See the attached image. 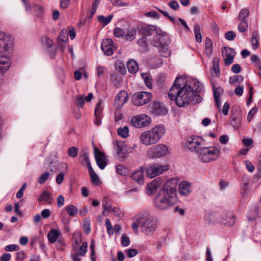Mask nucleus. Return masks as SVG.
Wrapping results in <instances>:
<instances>
[{
	"label": "nucleus",
	"instance_id": "nucleus-2",
	"mask_svg": "<svg viewBox=\"0 0 261 261\" xmlns=\"http://www.w3.org/2000/svg\"><path fill=\"white\" fill-rule=\"evenodd\" d=\"M173 180L167 181L164 188L161 190L154 199L155 207L164 210L175 204L178 201L176 187Z\"/></svg>",
	"mask_w": 261,
	"mask_h": 261
},
{
	"label": "nucleus",
	"instance_id": "nucleus-34",
	"mask_svg": "<svg viewBox=\"0 0 261 261\" xmlns=\"http://www.w3.org/2000/svg\"><path fill=\"white\" fill-rule=\"evenodd\" d=\"M156 175H159L163 172L168 171L170 167L169 165L165 164L164 165L159 164H154Z\"/></svg>",
	"mask_w": 261,
	"mask_h": 261
},
{
	"label": "nucleus",
	"instance_id": "nucleus-35",
	"mask_svg": "<svg viewBox=\"0 0 261 261\" xmlns=\"http://www.w3.org/2000/svg\"><path fill=\"white\" fill-rule=\"evenodd\" d=\"M204 43L205 54L208 57H209L212 53L213 42L210 38L207 37L205 39Z\"/></svg>",
	"mask_w": 261,
	"mask_h": 261
},
{
	"label": "nucleus",
	"instance_id": "nucleus-60",
	"mask_svg": "<svg viewBox=\"0 0 261 261\" xmlns=\"http://www.w3.org/2000/svg\"><path fill=\"white\" fill-rule=\"evenodd\" d=\"M121 244L122 246L126 247L129 245L130 240L128 237H127L125 234H122L121 237Z\"/></svg>",
	"mask_w": 261,
	"mask_h": 261
},
{
	"label": "nucleus",
	"instance_id": "nucleus-63",
	"mask_svg": "<svg viewBox=\"0 0 261 261\" xmlns=\"http://www.w3.org/2000/svg\"><path fill=\"white\" fill-rule=\"evenodd\" d=\"M85 100L84 95L78 97L76 99V105L79 106L80 108L83 107L85 103Z\"/></svg>",
	"mask_w": 261,
	"mask_h": 261
},
{
	"label": "nucleus",
	"instance_id": "nucleus-51",
	"mask_svg": "<svg viewBox=\"0 0 261 261\" xmlns=\"http://www.w3.org/2000/svg\"><path fill=\"white\" fill-rule=\"evenodd\" d=\"M243 78L241 75H234L229 78V83L231 84H233L237 83H240L243 81Z\"/></svg>",
	"mask_w": 261,
	"mask_h": 261
},
{
	"label": "nucleus",
	"instance_id": "nucleus-42",
	"mask_svg": "<svg viewBox=\"0 0 261 261\" xmlns=\"http://www.w3.org/2000/svg\"><path fill=\"white\" fill-rule=\"evenodd\" d=\"M89 172L92 182L94 184L98 185L99 182V178L95 173L92 167H90V169H89Z\"/></svg>",
	"mask_w": 261,
	"mask_h": 261
},
{
	"label": "nucleus",
	"instance_id": "nucleus-39",
	"mask_svg": "<svg viewBox=\"0 0 261 261\" xmlns=\"http://www.w3.org/2000/svg\"><path fill=\"white\" fill-rule=\"evenodd\" d=\"M194 32L196 41L198 42H201L202 41L201 29L199 24L194 25Z\"/></svg>",
	"mask_w": 261,
	"mask_h": 261
},
{
	"label": "nucleus",
	"instance_id": "nucleus-44",
	"mask_svg": "<svg viewBox=\"0 0 261 261\" xmlns=\"http://www.w3.org/2000/svg\"><path fill=\"white\" fill-rule=\"evenodd\" d=\"M67 213L68 214L72 217L75 216L77 214V209L73 205H69L66 207Z\"/></svg>",
	"mask_w": 261,
	"mask_h": 261
},
{
	"label": "nucleus",
	"instance_id": "nucleus-27",
	"mask_svg": "<svg viewBox=\"0 0 261 261\" xmlns=\"http://www.w3.org/2000/svg\"><path fill=\"white\" fill-rule=\"evenodd\" d=\"M101 104L102 101L101 100H99L95 107L94 113L95 120H94V123L96 125H99L101 123V114L102 111Z\"/></svg>",
	"mask_w": 261,
	"mask_h": 261
},
{
	"label": "nucleus",
	"instance_id": "nucleus-37",
	"mask_svg": "<svg viewBox=\"0 0 261 261\" xmlns=\"http://www.w3.org/2000/svg\"><path fill=\"white\" fill-rule=\"evenodd\" d=\"M213 91L216 106L218 108H220L221 106L220 96V92L222 91V89L221 88H215V87H213Z\"/></svg>",
	"mask_w": 261,
	"mask_h": 261
},
{
	"label": "nucleus",
	"instance_id": "nucleus-45",
	"mask_svg": "<svg viewBox=\"0 0 261 261\" xmlns=\"http://www.w3.org/2000/svg\"><path fill=\"white\" fill-rule=\"evenodd\" d=\"M249 11L247 8L243 9L239 13L238 18L240 21L246 20L245 18L249 16Z\"/></svg>",
	"mask_w": 261,
	"mask_h": 261
},
{
	"label": "nucleus",
	"instance_id": "nucleus-24",
	"mask_svg": "<svg viewBox=\"0 0 261 261\" xmlns=\"http://www.w3.org/2000/svg\"><path fill=\"white\" fill-rule=\"evenodd\" d=\"M68 40V33L66 30H63L58 37V44L63 50L65 43Z\"/></svg>",
	"mask_w": 261,
	"mask_h": 261
},
{
	"label": "nucleus",
	"instance_id": "nucleus-16",
	"mask_svg": "<svg viewBox=\"0 0 261 261\" xmlns=\"http://www.w3.org/2000/svg\"><path fill=\"white\" fill-rule=\"evenodd\" d=\"M162 185V180L156 178L147 185L146 191L148 195L153 194Z\"/></svg>",
	"mask_w": 261,
	"mask_h": 261
},
{
	"label": "nucleus",
	"instance_id": "nucleus-48",
	"mask_svg": "<svg viewBox=\"0 0 261 261\" xmlns=\"http://www.w3.org/2000/svg\"><path fill=\"white\" fill-rule=\"evenodd\" d=\"M142 77L144 79L146 85L150 88L152 86L151 79L149 75L146 73H142L141 74Z\"/></svg>",
	"mask_w": 261,
	"mask_h": 261
},
{
	"label": "nucleus",
	"instance_id": "nucleus-52",
	"mask_svg": "<svg viewBox=\"0 0 261 261\" xmlns=\"http://www.w3.org/2000/svg\"><path fill=\"white\" fill-rule=\"evenodd\" d=\"M34 8L36 12V15L38 17H41L43 14V9L41 6L34 4Z\"/></svg>",
	"mask_w": 261,
	"mask_h": 261
},
{
	"label": "nucleus",
	"instance_id": "nucleus-43",
	"mask_svg": "<svg viewBox=\"0 0 261 261\" xmlns=\"http://www.w3.org/2000/svg\"><path fill=\"white\" fill-rule=\"evenodd\" d=\"M42 45L47 47H50L53 44V41L46 36H43L41 40Z\"/></svg>",
	"mask_w": 261,
	"mask_h": 261
},
{
	"label": "nucleus",
	"instance_id": "nucleus-28",
	"mask_svg": "<svg viewBox=\"0 0 261 261\" xmlns=\"http://www.w3.org/2000/svg\"><path fill=\"white\" fill-rule=\"evenodd\" d=\"M152 29L153 30V33H155L156 35V37L153 40V43L154 41H162L161 39L162 37L166 35V33L161 30V28L158 27L156 25H152Z\"/></svg>",
	"mask_w": 261,
	"mask_h": 261
},
{
	"label": "nucleus",
	"instance_id": "nucleus-8",
	"mask_svg": "<svg viewBox=\"0 0 261 261\" xmlns=\"http://www.w3.org/2000/svg\"><path fill=\"white\" fill-rule=\"evenodd\" d=\"M164 135V132H143L140 140L143 144L148 146L157 142Z\"/></svg>",
	"mask_w": 261,
	"mask_h": 261
},
{
	"label": "nucleus",
	"instance_id": "nucleus-54",
	"mask_svg": "<svg viewBox=\"0 0 261 261\" xmlns=\"http://www.w3.org/2000/svg\"><path fill=\"white\" fill-rule=\"evenodd\" d=\"M49 176L48 172H45L42 174L38 179V182L40 184H43L48 179Z\"/></svg>",
	"mask_w": 261,
	"mask_h": 261
},
{
	"label": "nucleus",
	"instance_id": "nucleus-4",
	"mask_svg": "<svg viewBox=\"0 0 261 261\" xmlns=\"http://www.w3.org/2000/svg\"><path fill=\"white\" fill-rule=\"evenodd\" d=\"M73 238L74 242L72 247V252L71 253V257L73 261H81L80 256H84L87 252L88 243L84 242L79 248L82 241L81 234L75 232L73 234Z\"/></svg>",
	"mask_w": 261,
	"mask_h": 261
},
{
	"label": "nucleus",
	"instance_id": "nucleus-58",
	"mask_svg": "<svg viewBox=\"0 0 261 261\" xmlns=\"http://www.w3.org/2000/svg\"><path fill=\"white\" fill-rule=\"evenodd\" d=\"M19 247L18 245L15 244H11L6 246L4 249L6 251H13L18 250Z\"/></svg>",
	"mask_w": 261,
	"mask_h": 261
},
{
	"label": "nucleus",
	"instance_id": "nucleus-15",
	"mask_svg": "<svg viewBox=\"0 0 261 261\" xmlns=\"http://www.w3.org/2000/svg\"><path fill=\"white\" fill-rule=\"evenodd\" d=\"M127 100V92L124 90L120 91L115 98V105L116 108L120 109Z\"/></svg>",
	"mask_w": 261,
	"mask_h": 261
},
{
	"label": "nucleus",
	"instance_id": "nucleus-23",
	"mask_svg": "<svg viewBox=\"0 0 261 261\" xmlns=\"http://www.w3.org/2000/svg\"><path fill=\"white\" fill-rule=\"evenodd\" d=\"M235 222V218L231 213L225 214L221 216L220 219V223L222 225L231 226Z\"/></svg>",
	"mask_w": 261,
	"mask_h": 261
},
{
	"label": "nucleus",
	"instance_id": "nucleus-9",
	"mask_svg": "<svg viewBox=\"0 0 261 261\" xmlns=\"http://www.w3.org/2000/svg\"><path fill=\"white\" fill-rule=\"evenodd\" d=\"M170 153L169 147L163 144H159L151 147L147 152L150 158L158 159L167 155Z\"/></svg>",
	"mask_w": 261,
	"mask_h": 261
},
{
	"label": "nucleus",
	"instance_id": "nucleus-6",
	"mask_svg": "<svg viewBox=\"0 0 261 261\" xmlns=\"http://www.w3.org/2000/svg\"><path fill=\"white\" fill-rule=\"evenodd\" d=\"M205 141L204 138L193 135L187 138L185 147L186 149L198 154L199 150L202 148L201 146L204 144Z\"/></svg>",
	"mask_w": 261,
	"mask_h": 261
},
{
	"label": "nucleus",
	"instance_id": "nucleus-61",
	"mask_svg": "<svg viewBox=\"0 0 261 261\" xmlns=\"http://www.w3.org/2000/svg\"><path fill=\"white\" fill-rule=\"evenodd\" d=\"M248 219L250 221H252L257 217V213L256 211L250 212L248 214Z\"/></svg>",
	"mask_w": 261,
	"mask_h": 261
},
{
	"label": "nucleus",
	"instance_id": "nucleus-25",
	"mask_svg": "<svg viewBox=\"0 0 261 261\" xmlns=\"http://www.w3.org/2000/svg\"><path fill=\"white\" fill-rule=\"evenodd\" d=\"M61 235L60 229H51L47 234V238L50 243H55Z\"/></svg>",
	"mask_w": 261,
	"mask_h": 261
},
{
	"label": "nucleus",
	"instance_id": "nucleus-20",
	"mask_svg": "<svg viewBox=\"0 0 261 261\" xmlns=\"http://www.w3.org/2000/svg\"><path fill=\"white\" fill-rule=\"evenodd\" d=\"M162 41H154L153 43L154 46L158 47V51L160 55L163 57H168L170 54V51L168 47L167 44L162 43Z\"/></svg>",
	"mask_w": 261,
	"mask_h": 261
},
{
	"label": "nucleus",
	"instance_id": "nucleus-31",
	"mask_svg": "<svg viewBox=\"0 0 261 261\" xmlns=\"http://www.w3.org/2000/svg\"><path fill=\"white\" fill-rule=\"evenodd\" d=\"M144 171L146 176L150 178H153L157 176L154 164L146 167L144 168Z\"/></svg>",
	"mask_w": 261,
	"mask_h": 261
},
{
	"label": "nucleus",
	"instance_id": "nucleus-36",
	"mask_svg": "<svg viewBox=\"0 0 261 261\" xmlns=\"http://www.w3.org/2000/svg\"><path fill=\"white\" fill-rule=\"evenodd\" d=\"M80 161L83 166H87L88 170L90 169V167H92L87 152H84L80 155Z\"/></svg>",
	"mask_w": 261,
	"mask_h": 261
},
{
	"label": "nucleus",
	"instance_id": "nucleus-1",
	"mask_svg": "<svg viewBox=\"0 0 261 261\" xmlns=\"http://www.w3.org/2000/svg\"><path fill=\"white\" fill-rule=\"evenodd\" d=\"M168 95L170 99L175 100L180 107L191 103H199L202 99L199 94L193 93L190 87H188V83H186L185 78L180 76H177L174 81Z\"/></svg>",
	"mask_w": 261,
	"mask_h": 261
},
{
	"label": "nucleus",
	"instance_id": "nucleus-62",
	"mask_svg": "<svg viewBox=\"0 0 261 261\" xmlns=\"http://www.w3.org/2000/svg\"><path fill=\"white\" fill-rule=\"evenodd\" d=\"M225 36V38L227 40H229V41H232L236 37V34L233 31H228L227 33H226Z\"/></svg>",
	"mask_w": 261,
	"mask_h": 261
},
{
	"label": "nucleus",
	"instance_id": "nucleus-12",
	"mask_svg": "<svg viewBox=\"0 0 261 261\" xmlns=\"http://www.w3.org/2000/svg\"><path fill=\"white\" fill-rule=\"evenodd\" d=\"M13 49V40L11 37H7L5 40L0 43V54L8 55L12 52Z\"/></svg>",
	"mask_w": 261,
	"mask_h": 261
},
{
	"label": "nucleus",
	"instance_id": "nucleus-33",
	"mask_svg": "<svg viewBox=\"0 0 261 261\" xmlns=\"http://www.w3.org/2000/svg\"><path fill=\"white\" fill-rule=\"evenodd\" d=\"M127 67L128 71L132 73L137 72L139 69L138 63L133 60L127 62Z\"/></svg>",
	"mask_w": 261,
	"mask_h": 261
},
{
	"label": "nucleus",
	"instance_id": "nucleus-46",
	"mask_svg": "<svg viewBox=\"0 0 261 261\" xmlns=\"http://www.w3.org/2000/svg\"><path fill=\"white\" fill-rule=\"evenodd\" d=\"M251 42L253 49H256L259 46V42L256 33H253L252 38L251 39Z\"/></svg>",
	"mask_w": 261,
	"mask_h": 261
},
{
	"label": "nucleus",
	"instance_id": "nucleus-5",
	"mask_svg": "<svg viewBox=\"0 0 261 261\" xmlns=\"http://www.w3.org/2000/svg\"><path fill=\"white\" fill-rule=\"evenodd\" d=\"M199 160L204 163H210L218 159L220 154L219 148L215 146L203 147L198 153Z\"/></svg>",
	"mask_w": 261,
	"mask_h": 261
},
{
	"label": "nucleus",
	"instance_id": "nucleus-22",
	"mask_svg": "<svg viewBox=\"0 0 261 261\" xmlns=\"http://www.w3.org/2000/svg\"><path fill=\"white\" fill-rule=\"evenodd\" d=\"M144 171L143 168L141 167L140 169L133 172L131 175L132 178L139 185H143L144 183V177L143 175Z\"/></svg>",
	"mask_w": 261,
	"mask_h": 261
},
{
	"label": "nucleus",
	"instance_id": "nucleus-32",
	"mask_svg": "<svg viewBox=\"0 0 261 261\" xmlns=\"http://www.w3.org/2000/svg\"><path fill=\"white\" fill-rule=\"evenodd\" d=\"M152 25H150L147 27H143L139 29L140 33L143 37H146L153 35V30L152 29Z\"/></svg>",
	"mask_w": 261,
	"mask_h": 261
},
{
	"label": "nucleus",
	"instance_id": "nucleus-10",
	"mask_svg": "<svg viewBox=\"0 0 261 261\" xmlns=\"http://www.w3.org/2000/svg\"><path fill=\"white\" fill-rule=\"evenodd\" d=\"M151 93L142 91L135 93L132 97V103L136 106H140L148 103L151 99Z\"/></svg>",
	"mask_w": 261,
	"mask_h": 261
},
{
	"label": "nucleus",
	"instance_id": "nucleus-47",
	"mask_svg": "<svg viewBox=\"0 0 261 261\" xmlns=\"http://www.w3.org/2000/svg\"><path fill=\"white\" fill-rule=\"evenodd\" d=\"M248 28V24L247 20L241 21L238 25V30L241 32H246Z\"/></svg>",
	"mask_w": 261,
	"mask_h": 261
},
{
	"label": "nucleus",
	"instance_id": "nucleus-19",
	"mask_svg": "<svg viewBox=\"0 0 261 261\" xmlns=\"http://www.w3.org/2000/svg\"><path fill=\"white\" fill-rule=\"evenodd\" d=\"M152 112L156 115H164L167 114V110L163 103L155 101L153 103Z\"/></svg>",
	"mask_w": 261,
	"mask_h": 261
},
{
	"label": "nucleus",
	"instance_id": "nucleus-49",
	"mask_svg": "<svg viewBox=\"0 0 261 261\" xmlns=\"http://www.w3.org/2000/svg\"><path fill=\"white\" fill-rule=\"evenodd\" d=\"M115 68L121 74H124L126 72L124 64L120 62H117L115 64Z\"/></svg>",
	"mask_w": 261,
	"mask_h": 261
},
{
	"label": "nucleus",
	"instance_id": "nucleus-11",
	"mask_svg": "<svg viewBox=\"0 0 261 261\" xmlns=\"http://www.w3.org/2000/svg\"><path fill=\"white\" fill-rule=\"evenodd\" d=\"M151 122V118L146 114H140L132 118V125L138 128H141L149 125Z\"/></svg>",
	"mask_w": 261,
	"mask_h": 261
},
{
	"label": "nucleus",
	"instance_id": "nucleus-64",
	"mask_svg": "<svg viewBox=\"0 0 261 261\" xmlns=\"http://www.w3.org/2000/svg\"><path fill=\"white\" fill-rule=\"evenodd\" d=\"M139 45L142 46L144 48H146L147 47V43L146 41V38L143 37L139 39L137 41Z\"/></svg>",
	"mask_w": 261,
	"mask_h": 261
},
{
	"label": "nucleus",
	"instance_id": "nucleus-38",
	"mask_svg": "<svg viewBox=\"0 0 261 261\" xmlns=\"http://www.w3.org/2000/svg\"><path fill=\"white\" fill-rule=\"evenodd\" d=\"M111 203L110 199L107 196H105L102 200V206L103 208L102 213L105 215L107 210L111 208Z\"/></svg>",
	"mask_w": 261,
	"mask_h": 261
},
{
	"label": "nucleus",
	"instance_id": "nucleus-29",
	"mask_svg": "<svg viewBox=\"0 0 261 261\" xmlns=\"http://www.w3.org/2000/svg\"><path fill=\"white\" fill-rule=\"evenodd\" d=\"M138 31V28H132L127 29L124 36L125 39L130 41L134 40Z\"/></svg>",
	"mask_w": 261,
	"mask_h": 261
},
{
	"label": "nucleus",
	"instance_id": "nucleus-41",
	"mask_svg": "<svg viewBox=\"0 0 261 261\" xmlns=\"http://www.w3.org/2000/svg\"><path fill=\"white\" fill-rule=\"evenodd\" d=\"M113 18L112 15H110L108 17H106L103 15H100L98 17V20L99 22L102 24L103 25H107L111 21Z\"/></svg>",
	"mask_w": 261,
	"mask_h": 261
},
{
	"label": "nucleus",
	"instance_id": "nucleus-13",
	"mask_svg": "<svg viewBox=\"0 0 261 261\" xmlns=\"http://www.w3.org/2000/svg\"><path fill=\"white\" fill-rule=\"evenodd\" d=\"M222 54L226 65H229L233 62L236 52L232 48L225 47L222 49Z\"/></svg>",
	"mask_w": 261,
	"mask_h": 261
},
{
	"label": "nucleus",
	"instance_id": "nucleus-17",
	"mask_svg": "<svg viewBox=\"0 0 261 261\" xmlns=\"http://www.w3.org/2000/svg\"><path fill=\"white\" fill-rule=\"evenodd\" d=\"M113 41L111 39H106L102 41L101 48L107 56H111L113 54Z\"/></svg>",
	"mask_w": 261,
	"mask_h": 261
},
{
	"label": "nucleus",
	"instance_id": "nucleus-14",
	"mask_svg": "<svg viewBox=\"0 0 261 261\" xmlns=\"http://www.w3.org/2000/svg\"><path fill=\"white\" fill-rule=\"evenodd\" d=\"M94 153L97 166L100 169H104L107 164L106 156L96 147L94 148Z\"/></svg>",
	"mask_w": 261,
	"mask_h": 261
},
{
	"label": "nucleus",
	"instance_id": "nucleus-3",
	"mask_svg": "<svg viewBox=\"0 0 261 261\" xmlns=\"http://www.w3.org/2000/svg\"><path fill=\"white\" fill-rule=\"evenodd\" d=\"M137 220L140 222L141 231L145 236H152L158 227L157 219L151 216L146 212L138 214Z\"/></svg>",
	"mask_w": 261,
	"mask_h": 261
},
{
	"label": "nucleus",
	"instance_id": "nucleus-30",
	"mask_svg": "<svg viewBox=\"0 0 261 261\" xmlns=\"http://www.w3.org/2000/svg\"><path fill=\"white\" fill-rule=\"evenodd\" d=\"M53 200V198L51 194L47 191H44L38 198L39 201H45L48 204L51 203Z\"/></svg>",
	"mask_w": 261,
	"mask_h": 261
},
{
	"label": "nucleus",
	"instance_id": "nucleus-59",
	"mask_svg": "<svg viewBox=\"0 0 261 261\" xmlns=\"http://www.w3.org/2000/svg\"><path fill=\"white\" fill-rule=\"evenodd\" d=\"M134 220L135 221L132 224V227L135 232L137 233L138 227L139 226H140V222L137 220V215L135 217Z\"/></svg>",
	"mask_w": 261,
	"mask_h": 261
},
{
	"label": "nucleus",
	"instance_id": "nucleus-53",
	"mask_svg": "<svg viewBox=\"0 0 261 261\" xmlns=\"http://www.w3.org/2000/svg\"><path fill=\"white\" fill-rule=\"evenodd\" d=\"M77 148L74 146L70 147L67 151L68 155L71 158H75L77 155Z\"/></svg>",
	"mask_w": 261,
	"mask_h": 261
},
{
	"label": "nucleus",
	"instance_id": "nucleus-55",
	"mask_svg": "<svg viewBox=\"0 0 261 261\" xmlns=\"http://www.w3.org/2000/svg\"><path fill=\"white\" fill-rule=\"evenodd\" d=\"M113 33L115 37H120L125 36V32L119 28H116L114 30Z\"/></svg>",
	"mask_w": 261,
	"mask_h": 261
},
{
	"label": "nucleus",
	"instance_id": "nucleus-7",
	"mask_svg": "<svg viewBox=\"0 0 261 261\" xmlns=\"http://www.w3.org/2000/svg\"><path fill=\"white\" fill-rule=\"evenodd\" d=\"M114 148L116 151L117 158L120 161H124L127 154L132 153L136 147V145H134L132 147L126 146L123 142L115 140L113 142Z\"/></svg>",
	"mask_w": 261,
	"mask_h": 261
},
{
	"label": "nucleus",
	"instance_id": "nucleus-50",
	"mask_svg": "<svg viewBox=\"0 0 261 261\" xmlns=\"http://www.w3.org/2000/svg\"><path fill=\"white\" fill-rule=\"evenodd\" d=\"M105 225H106L108 234L109 235L113 234L114 233V228H113L111 221L109 219H106Z\"/></svg>",
	"mask_w": 261,
	"mask_h": 261
},
{
	"label": "nucleus",
	"instance_id": "nucleus-57",
	"mask_svg": "<svg viewBox=\"0 0 261 261\" xmlns=\"http://www.w3.org/2000/svg\"><path fill=\"white\" fill-rule=\"evenodd\" d=\"M242 143L246 147L252 148L253 147V141L250 138H243L242 139Z\"/></svg>",
	"mask_w": 261,
	"mask_h": 261
},
{
	"label": "nucleus",
	"instance_id": "nucleus-18",
	"mask_svg": "<svg viewBox=\"0 0 261 261\" xmlns=\"http://www.w3.org/2000/svg\"><path fill=\"white\" fill-rule=\"evenodd\" d=\"M191 184L187 181L184 180L178 185V192L182 196H187L191 192Z\"/></svg>",
	"mask_w": 261,
	"mask_h": 261
},
{
	"label": "nucleus",
	"instance_id": "nucleus-40",
	"mask_svg": "<svg viewBox=\"0 0 261 261\" xmlns=\"http://www.w3.org/2000/svg\"><path fill=\"white\" fill-rule=\"evenodd\" d=\"M107 212L113 213L118 217H121L124 214L123 211L119 207L112 206H111V208H109V210H107Z\"/></svg>",
	"mask_w": 261,
	"mask_h": 261
},
{
	"label": "nucleus",
	"instance_id": "nucleus-26",
	"mask_svg": "<svg viewBox=\"0 0 261 261\" xmlns=\"http://www.w3.org/2000/svg\"><path fill=\"white\" fill-rule=\"evenodd\" d=\"M188 87H190V89L193 91V93L195 94H198V93L202 90V85L199 82L192 80L189 82L188 84Z\"/></svg>",
	"mask_w": 261,
	"mask_h": 261
},
{
	"label": "nucleus",
	"instance_id": "nucleus-21",
	"mask_svg": "<svg viewBox=\"0 0 261 261\" xmlns=\"http://www.w3.org/2000/svg\"><path fill=\"white\" fill-rule=\"evenodd\" d=\"M11 62L10 56L2 55L0 56V71L3 72H6L10 67Z\"/></svg>",
	"mask_w": 261,
	"mask_h": 261
},
{
	"label": "nucleus",
	"instance_id": "nucleus-56",
	"mask_svg": "<svg viewBox=\"0 0 261 261\" xmlns=\"http://www.w3.org/2000/svg\"><path fill=\"white\" fill-rule=\"evenodd\" d=\"M231 124L235 129H238L241 125L240 118H233L231 120Z\"/></svg>",
	"mask_w": 261,
	"mask_h": 261
}]
</instances>
